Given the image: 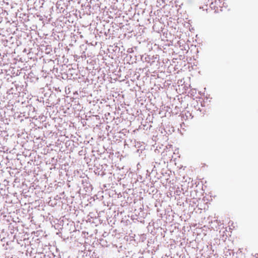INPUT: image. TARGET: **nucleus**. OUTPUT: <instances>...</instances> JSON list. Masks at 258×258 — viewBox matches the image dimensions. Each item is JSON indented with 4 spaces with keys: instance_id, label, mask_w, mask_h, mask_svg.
<instances>
[{
    "instance_id": "1",
    "label": "nucleus",
    "mask_w": 258,
    "mask_h": 258,
    "mask_svg": "<svg viewBox=\"0 0 258 258\" xmlns=\"http://www.w3.org/2000/svg\"><path fill=\"white\" fill-rule=\"evenodd\" d=\"M208 4L205 6V8H200V14L202 15H211V12L213 9H215L218 7H220V0H208Z\"/></svg>"
}]
</instances>
